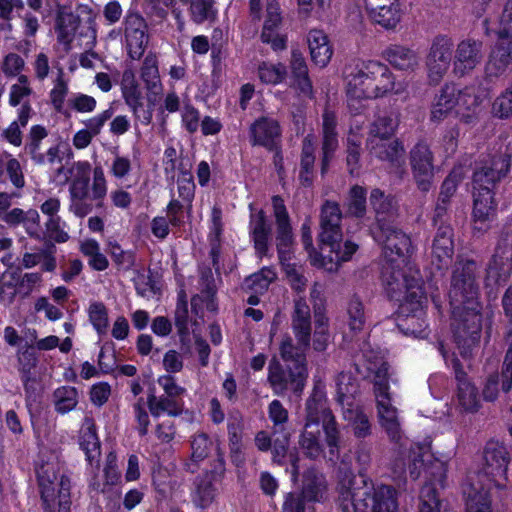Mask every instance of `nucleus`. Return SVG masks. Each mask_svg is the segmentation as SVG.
Instances as JSON below:
<instances>
[{
    "instance_id": "412c9836",
    "label": "nucleus",
    "mask_w": 512,
    "mask_h": 512,
    "mask_svg": "<svg viewBox=\"0 0 512 512\" xmlns=\"http://www.w3.org/2000/svg\"><path fill=\"white\" fill-rule=\"evenodd\" d=\"M367 69H369L368 62H355L346 66L344 73L349 101L371 99L368 91L372 81Z\"/></svg>"
},
{
    "instance_id": "2eb2a0df",
    "label": "nucleus",
    "mask_w": 512,
    "mask_h": 512,
    "mask_svg": "<svg viewBox=\"0 0 512 512\" xmlns=\"http://www.w3.org/2000/svg\"><path fill=\"white\" fill-rule=\"evenodd\" d=\"M273 215L276 223V246L281 264L290 259V248L293 244L292 226L284 200L275 195L272 197Z\"/></svg>"
},
{
    "instance_id": "f704fd0d",
    "label": "nucleus",
    "mask_w": 512,
    "mask_h": 512,
    "mask_svg": "<svg viewBox=\"0 0 512 512\" xmlns=\"http://www.w3.org/2000/svg\"><path fill=\"white\" fill-rule=\"evenodd\" d=\"M291 328L293 335H301L311 338V310L307 301L303 297H297L294 299L293 311L291 313Z\"/></svg>"
},
{
    "instance_id": "473e14b6",
    "label": "nucleus",
    "mask_w": 512,
    "mask_h": 512,
    "mask_svg": "<svg viewBox=\"0 0 512 512\" xmlns=\"http://www.w3.org/2000/svg\"><path fill=\"white\" fill-rule=\"evenodd\" d=\"M305 411V425L307 426H318L320 422L325 420L328 413L333 414L326 406V395L321 384L314 386L311 395L306 401Z\"/></svg>"
},
{
    "instance_id": "680f3d73",
    "label": "nucleus",
    "mask_w": 512,
    "mask_h": 512,
    "mask_svg": "<svg viewBox=\"0 0 512 512\" xmlns=\"http://www.w3.org/2000/svg\"><path fill=\"white\" fill-rule=\"evenodd\" d=\"M347 316L348 326L351 331L356 333L364 328L366 323L364 305L358 297L353 296L350 299L347 307Z\"/></svg>"
},
{
    "instance_id": "79ce46f5",
    "label": "nucleus",
    "mask_w": 512,
    "mask_h": 512,
    "mask_svg": "<svg viewBox=\"0 0 512 512\" xmlns=\"http://www.w3.org/2000/svg\"><path fill=\"white\" fill-rule=\"evenodd\" d=\"M342 417L351 426L356 438H366L371 434L369 418L358 404H349L348 407H344Z\"/></svg>"
},
{
    "instance_id": "0e129e2a",
    "label": "nucleus",
    "mask_w": 512,
    "mask_h": 512,
    "mask_svg": "<svg viewBox=\"0 0 512 512\" xmlns=\"http://www.w3.org/2000/svg\"><path fill=\"white\" fill-rule=\"evenodd\" d=\"M65 222L61 217L48 218L45 222V233L42 240H48L56 243L68 241L69 235L64 230Z\"/></svg>"
},
{
    "instance_id": "72a5a7b5",
    "label": "nucleus",
    "mask_w": 512,
    "mask_h": 512,
    "mask_svg": "<svg viewBox=\"0 0 512 512\" xmlns=\"http://www.w3.org/2000/svg\"><path fill=\"white\" fill-rule=\"evenodd\" d=\"M290 70L294 85L305 96H313L312 82L309 78L308 67L301 51L293 49L291 52Z\"/></svg>"
},
{
    "instance_id": "ddd939ff",
    "label": "nucleus",
    "mask_w": 512,
    "mask_h": 512,
    "mask_svg": "<svg viewBox=\"0 0 512 512\" xmlns=\"http://www.w3.org/2000/svg\"><path fill=\"white\" fill-rule=\"evenodd\" d=\"M433 153L425 142H418L409 153V161L413 178L422 192H428L433 184L434 164Z\"/></svg>"
},
{
    "instance_id": "39448f33",
    "label": "nucleus",
    "mask_w": 512,
    "mask_h": 512,
    "mask_svg": "<svg viewBox=\"0 0 512 512\" xmlns=\"http://www.w3.org/2000/svg\"><path fill=\"white\" fill-rule=\"evenodd\" d=\"M363 357L368 362L364 377L374 375V392L380 424L392 442L404 446L397 409L391 404L388 394V365L378 355L373 356V360L368 358L366 353H363Z\"/></svg>"
},
{
    "instance_id": "13d9d810",
    "label": "nucleus",
    "mask_w": 512,
    "mask_h": 512,
    "mask_svg": "<svg viewBox=\"0 0 512 512\" xmlns=\"http://www.w3.org/2000/svg\"><path fill=\"white\" fill-rule=\"evenodd\" d=\"M268 416L273 423L272 436L280 433H290L286 429V423L289 419L288 410L279 400H273L268 406Z\"/></svg>"
},
{
    "instance_id": "e2e57ef3",
    "label": "nucleus",
    "mask_w": 512,
    "mask_h": 512,
    "mask_svg": "<svg viewBox=\"0 0 512 512\" xmlns=\"http://www.w3.org/2000/svg\"><path fill=\"white\" fill-rule=\"evenodd\" d=\"M88 315L91 324L99 335L107 333L109 326L108 311L102 302H93L88 308Z\"/></svg>"
},
{
    "instance_id": "aec40b11",
    "label": "nucleus",
    "mask_w": 512,
    "mask_h": 512,
    "mask_svg": "<svg viewBox=\"0 0 512 512\" xmlns=\"http://www.w3.org/2000/svg\"><path fill=\"white\" fill-rule=\"evenodd\" d=\"M466 512H491L490 491L480 482L479 473L466 476L462 485Z\"/></svg>"
},
{
    "instance_id": "7ed1b4c3",
    "label": "nucleus",
    "mask_w": 512,
    "mask_h": 512,
    "mask_svg": "<svg viewBox=\"0 0 512 512\" xmlns=\"http://www.w3.org/2000/svg\"><path fill=\"white\" fill-rule=\"evenodd\" d=\"M355 487V476L344 471L336 487L337 503L342 512H397L398 492L390 485Z\"/></svg>"
},
{
    "instance_id": "4be33fe9",
    "label": "nucleus",
    "mask_w": 512,
    "mask_h": 512,
    "mask_svg": "<svg viewBox=\"0 0 512 512\" xmlns=\"http://www.w3.org/2000/svg\"><path fill=\"white\" fill-rule=\"evenodd\" d=\"M250 135L252 145L275 150L281 143L282 130L276 119L262 116L251 124Z\"/></svg>"
},
{
    "instance_id": "bb28decb",
    "label": "nucleus",
    "mask_w": 512,
    "mask_h": 512,
    "mask_svg": "<svg viewBox=\"0 0 512 512\" xmlns=\"http://www.w3.org/2000/svg\"><path fill=\"white\" fill-rule=\"evenodd\" d=\"M218 492L215 472H205L194 479L191 500L195 506L206 509L216 500Z\"/></svg>"
},
{
    "instance_id": "a211bd4d",
    "label": "nucleus",
    "mask_w": 512,
    "mask_h": 512,
    "mask_svg": "<svg viewBox=\"0 0 512 512\" xmlns=\"http://www.w3.org/2000/svg\"><path fill=\"white\" fill-rule=\"evenodd\" d=\"M367 72L370 73L372 85L369 88L370 98L384 96L387 93L401 94L405 85L396 83L389 68L377 61H368Z\"/></svg>"
},
{
    "instance_id": "774afa93",
    "label": "nucleus",
    "mask_w": 512,
    "mask_h": 512,
    "mask_svg": "<svg viewBox=\"0 0 512 512\" xmlns=\"http://www.w3.org/2000/svg\"><path fill=\"white\" fill-rule=\"evenodd\" d=\"M492 113L500 119H508L512 116V84L495 98Z\"/></svg>"
},
{
    "instance_id": "a878e982",
    "label": "nucleus",
    "mask_w": 512,
    "mask_h": 512,
    "mask_svg": "<svg viewBox=\"0 0 512 512\" xmlns=\"http://www.w3.org/2000/svg\"><path fill=\"white\" fill-rule=\"evenodd\" d=\"M473 191V220L477 229H485L491 222L497 210V202L495 200V192L490 190Z\"/></svg>"
},
{
    "instance_id": "f257e3e1",
    "label": "nucleus",
    "mask_w": 512,
    "mask_h": 512,
    "mask_svg": "<svg viewBox=\"0 0 512 512\" xmlns=\"http://www.w3.org/2000/svg\"><path fill=\"white\" fill-rule=\"evenodd\" d=\"M478 265L467 259L460 261L454 270L449 291L452 309V331L455 343L464 359L472 356L481 333V315L477 302L479 286L477 283Z\"/></svg>"
},
{
    "instance_id": "69168bd1",
    "label": "nucleus",
    "mask_w": 512,
    "mask_h": 512,
    "mask_svg": "<svg viewBox=\"0 0 512 512\" xmlns=\"http://www.w3.org/2000/svg\"><path fill=\"white\" fill-rule=\"evenodd\" d=\"M454 253V245L452 238H442L434 240L432 246V255L437 260L439 269L447 266L452 259Z\"/></svg>"
},
{
    "instance_id": "7c9ffc66",
    "label": "nucleus",
    "mask_w": 512,
    "mask_h": 512,
    "mask_svg": "<svg viewBox=\"0 0 512 512\" xmlns=\"http://www.w3.org/2000/svg\"><path fill=\"white\" fill-rule=\"evenodd\" d=\"M501 382L502 391L508 392L512 387V341L509 344L501 375L494 374L489 376L483 388V397L487 401H494L498 396V386Z\"/></svg>"
},
{
    "instance_id": "c9c22d12",
    "label": "nucleus",
    "mask_w": 512,
    "mask_h": 512,
    "mask_svg": "<svg viewBox=\"0 0 512 512\" xmlns=\"http://www.w3.org/2000/svg\"><path fill=\"white\" fill-rule=\"evenodd\" d=\"M457 89L454 85H444L439 94L434 98L431 107L430 118L432 121L439 122L447 117L457 105Z\"/></svg>"
},
{
    "instance_id": "ea45409f",
    "label": "nucleus",
    "mask_w": 512,
    "mask_h": 512,
    "mask_svg": "<svg viewBox=\"0 0 512 512\" xmlns=\"http://www.w3.org/2000/svg\"><path fill=\"white\" fill-rule=\"evenodd\" d=\"M307 41L312 61L316 65L325 67L333 54L326 34L321 30H311L308 34Z\"/></svg>"
},
{
    "instance_id": "6e6552de",
    "label": "nucleus",
    "mask_w": 512,
    "mask_h": 512,
    "mask_svg": "<svg viewBox=\"0 0 512 512\" xmlns=\"http://www.w3.org/2000/svg\"><path fill=\"white\" fill-rule=\"evenodd\" d=\"M510 156L507 154L487 155L475 163L472 175V189L495 192L510 170Z\"/></svg>"
},
{
    "instance_id": "c756f323",
    "label": "nucleus",
    "mask_w": 512,
    "mask_h": 512,
    "mask_svg": "<svg viewBox=\"0 0 512 512\" xmlns=\"http://www.w3.org/2000/svg\"><path fill=\"white\" fill-rule=\"evenodd\" d=\"M311 345V338L294 335H284L281 339L279 351L283 361L293 365H304L307 367L306 352Z\"/></svg>"
},
{
    "instance_id": "603ef678",
    "label": "nucleus",
    "mask_w": 512,
    "mask_h": 512,
    "mask_svg": "<svg viewBox=\"0 0 512 512\" xmlns=\"http://www.w3.org/2000/svg\"><path fill=\"white\" fill-rule=\"evenodd\" d=\"M366 189L359 185L351 187L345 202L346 213L349 216L363 218L366 214Z\"/></svg>"
},
{
    "instance_id": "5701e85b",
    "label": "nucleus",
    "mask_w": 512,
    "mask_h": 512,
    "mask_svg": "<svg viewBox=\"0 0 512 512\" xmlns=\"http://www.w3.org/2000/svg\"><path fill=\"white\" fill-rule=\"evenodd\" d=\"M308 504L325 503L329 500V485L326 476L316 468L304 471L299 491Z\"/></svg>"
},
{
    "instance_id": "a19ab883",
    "label": "nucleus",
    "mask_w": 512,
    "mask_h": 512,
    "mask_svg": "<svg viewBox=\"0 0 512 512\" xmlns=\"http://www.w3.org/2000/svg\"><path fill=\"white\" fill-rule=\"evenodd\" d=\"M79 444L86 455L89 465L99 468L101 456L100 441L98 439L94 424L87 423L80 432Z\"/></svg>"
},
{
    "instance_id": "052dcab7",
    "label": "nucleus",
    "mask_w": 512,
    "mask_h": 512,
    "mask_svg": "<svg viewBox=\"0 0 512 512\" xmlns=\"http://www.w3.org/2000/svg\"><path fill=\"white\" fill-rule=\"evenodd\" d=\"M419 512H442V501L431 483L424 484L420 490Z\"/></svg>"
},
{
    "instance_id": "4468645a",
    "label": "nucleus",
    "mask_w": 512,
    "mask_h": 512,
    "mask_svg": "<svg viewBox=\"0 0 512 512\" xmlns=\"http://www.w3.org/2000/svg\"><path fill=\"white\" fill-rule=\"evenodd\" d=\"M342 211L337 202L326 200L320 212V232L318 235L322 245L335 249L343 237Z\"/></svg>"
},
{
    "instance_id": "bf43d9fd",
    "label": "nucleus",
    "mask_w": 512,
    "mask_h": 512,
    "mask_svg": "<svg viewBox=\"0 0 512 512\" xmlns=\"http://www.w3.org/2000/svg\"><path fill=\"white\" fill-rule=\"evenodd\" d=\"M320 423L322 424L325 442L329 448L330 454L337 453L341 444V432L334 414L328 413L325 420Z\"/></svg>"
},
{
    "instance_id": "de8ad7c7",
    "label": "nucleus",
    "mask_w": 512,
    "mask_h": 512,
    "mask_svg": "<svg viewBox=\"0 0 512 512\" xmlns=\"http://www.w3.org/2000/svg\"><path fill=\"white\" fill-rule=\"evenodd\" d=\"M48 136L47 129L42 125H34L30 128L24 150L30 155L32 161L37 165L46 163L45 154L42 150V141Z\"/></svg>"
},
{
    "instance_id": "a18cd8bd",
    "label": "nucleus",
    "mask_w": 512,
    "mask_h": 512,
    "mask_svg": "<svg viewBox=\"0 0 512 512\" xmlns=\"http://www.w3.org/2000/svg\"><path fill=\"white\" fill-rule=\"evenodd\" d=\"M298 444L303 454L312 460L318 459L324 453L318 426H307L304 424Z\"/></svg>"
},
{
    "instance_id": "8fccbe9b",
    "label": "nucleus",
    "mask_w": 512,
    "mask_h": 512,
    "mask_svg": "<svg viewBox=\"0 0 512 512\" xmlns=\"http://www.w3.org/2000/svg\"><path fill=\"white\" fill-rule=\"evenodd\" d=\"M398 126V116L395 112H385L372 123L369 138H390Z\"/></svg>"
},
{
    "instance_id": "c03bdc74",
    "label": "nucleus",
    "mask_w": 512,
    "mask_h": 512,
    "mask_svg": "<svg viewBox=\"0 0 512 512\" xmlns=\"http://www.w3.org/2000/svg\"><path fill=\"white\" fill-rule=\"evenodd\" d=\"M79 16L69 11L65 6L57 5L56 29L58 40L70 44L79 26Z\"/></svg>"
},
{
    "instance_id": "4c0bfd02",
    "label": "nucleus",
    "mask_w": 512,
    "mask_h": 512,
    "mask_svg": "<svg viewBox=\"0 0 512 512\" xmlns=\"http://www.w3.org/2000/svg\"><path fill=\"white\" fill-rule=\"evenodd\" d=\"M371 20L385 29H394L401 19L398 0L378 4L377 7L367 9Z\"/></svg>"
},
{
    "instance_id": "49530a36",
    "label": "nucleus",
    "mask_w": 512,
    "mask_h": 512,
    "mask_svg": "<svg viewBox=\"0 0 512 512\" xmlns=\"http://www.w3.org/2000/svg\"><path fill=\"white\" fill-rule=\"evenodd\" d=\"M147 405L153 417H159L162 413L169 416H178L183 411L182 401L166 395L157 397L155 394H149Z\"/></svg>"
},
{
    "instance_id": "cd10ccee",
    "label": "nucleus",
    "mask_w": 512,
    "mask_h": 512,
    "mask_svg": "<svg viewBox=\"0 0 512 512\" xmlns=\"http://www.w3.org/2000/svg\"><path fill=\"white\" fill-rule=\"evenodd\" d=\"M249 233L257 256H266L269 250L272 228L263 210L251 213Z\"/></svg>"
},
{
    "instance_id": "f8f14e48",
    "label": "nucleus",
    "mask_w": 512,
    "mask_h": 512,
    "mask_svg": "<svg viewBox=\"0 0 512 512\" xmlns=\"http://www.w3.org/2000/svg\"><path fill=\"white\" fill-rule=\"evenodd\" d=\"M439 351L448 366H451L456 381V399L458 406L465 412H476L480 407V397L477 388L468 379L466 372L458 358L454 355L448 359L442 343L439 344Z\"/></svg>"
},
{
    "instance_id": "20e7f679",
    "label": "nucleus",
    "mask_w": 512,
    "mask_h": 512,
    "mask_svg": "<svg viewBox=\"0 0 512 512\" xmlns=\"http://www.w3.org/2000/svg\"><path fill=\"white\" fill-rule=\"evenodd\" d=\"M91 165L87 161L74 162L67 168L63 183L71 179L69 187V210L77 217L83 218L93 210V201L96 207L103 206V199L107 194V184L103 169L100 166L94 168L92 192L90 193Z\"/></svg>"
},
{
    "instance_id": "5fc2aeb1",
    "label": "nucleus",
    "mask_w": 512,
    "mask_h": 512,
    "mask_svg": "<svg viewBox=\"0 0 512 512\" xmlns=\"http://www.w3.org/2000/svg\"><path fill=\"white\" fill-rule=\"evenodd\" d=\"M200 297L203 301H206V308L209 311L216 310V304L214 302V296L216 294L215 280L211 268H203L200 270Z\"/></svg>"
},
{
    "instance_id": "37998d69",
    "label": "nucleus",
    "mask_w": 512,
    "mask_h": 512,
    "mask_svg": "<svg viewBox=\"0 0 512 512\" xmlns=\"http://www.w3.org/2000/svg\"><path fill=\"white\" fill-rule=\"evenodd\" d=\"M424 462V455L419 448L417 451L410 452L407 459L403 456L395 458L391 464V469L397 478H401L408 469L410 477L416 480L424 468Z\"/></svg>"
},
{
    "instance_id": "dca6fc26",
    "label": "nucleus",
    "mask_w": 512,
    "mask_h": 512,
    "mask_svg": "<svg viewBox=\"0 0 512 512\" xmlns=\"http://www.w3.org/2000/svg\"><path fill=\"white\" fill-rule=\"evenodd\" d=\"M124 26L128 55L131 59L138 60L143 56L148 42L146 21L138 13H129L125 17Z\"/></svg>"
},
{
    "instance_id": "f03ea898",
    "label": "nucleus",
    "mask_w": 512,
    "mask_h": 512,
    "mask_svg": "<svg viewBox=\"0 0 512 512\" xmlns=\"http://www.w3.org/2000/svg\"><path fill=\"white\" fill-rule=\"evenodd\" d=\"M383 285L389 298L401 303L398 328L405 335L426 337L427 324L419 271L410 269L407 272L388 266L383 271Z\"/></svg>"
},
{
    "instance_id": "864d4df0",
    "label": "nucleus",
    "mask_w": 512,
    "mask_h": 512,
    "mask_svg": "<svg viewBox=\"0 0 512 512\" xmlns=\"http://www.w3.org/2000/svg\"><path fill=\"white\" fill-rule=\"evenodd\" d=\"M189 11L191 20L196 24L213 22L217 17L213 0H191Z\"/></svg>"
},
{
    "instance_id": "9d476101",
    "label": "nucleus",
    "mask_w": 512,
    "mask_h": 512,
    "mask_svg": "<svg viewBox=\"0 0 512 512\" xmlns=\"http://www.w3.org/2000/svg\"><path fill=\"white\" fill-rule=\"evenodd\" d=\"M374 238L379 242L384 249L385 257L389 263L383 266L382 272L388 266H393L395 269L402 271H416L410 266H401L400 263L394 264L396 258H403L408 255L412 250V243L410 237L402 231L395 223L384 228L376 230ZM401 263H404V259H401Z\"/></svg>"
},
{
    "instance_id": "1a4fd4ad",
    "label": "nucleus",
    "mask_w": 512,
    "mask_h": 512,
    "mask_svg": "<svg viewBox=\"0 0 512 512\" xmlns=\"http://www.w3.org/2000/svg\"><path fill=\"white\" fill-rule=\"evenodd\" d=\"M308 369L304 365L287 366L276 359L268 365L267 381L275 395L284 396L288 391L300 395L306 385Z\"/></svg>"
},
{
    "instance_id": "2f4dec72",
    "label": "nucleus",
    "mask_w": 512,
    "mask_h": 512,
    "mask_svg": "<svg viewBox=\"0 0 512 512\" xmlns=\"http://www.w3.org/2000/svg\"><path fill=\"white\" fill-rule=\"evenodd\" d=\"M367 148L369 153L381 161H387L393 166L400 163L404 154V147L398 140L368 138Z\"/></svg>"
},
{
    "instance_id": "3c124183",
    "label": "nucleus",
    "mask_w": 512,
    "mask_h": 512,
    "mask_svg": "<svg viewBox=\"0 0 512 512\" xmlns=\"http://www.w3.org/2000/svg\"><path fill=\"white\" fill-rule=\"evenodd\" d=\"M141 79L145 83L146 89L151 93L157 95L162 91V85L155 56L147 55L144 59L141 68Z\"/></svg>"
},
{
    "instance_id": "58836bf2",
    "label": "nucleus",
    "mask_w": 512,
    "mask_h": 512,
    "mask_svg": "<svg viewBox=\"0 0 512 512\" xmlns=\"http://www.w3.org/2000/svg\"><path fill=\"white\" fill-rule=\"evenodd\" d=\"M386 60L396 69L414 71L419 65L417 53L401 45H391L384 52Z\"/></svg>"
},
{
    "instance_id": "393cba45",
    "label": "nucleus",
    "mask_w": 512,
    "mask_h": 512,
    "mask_svg": "<svg viewBox=\"0 0 512 512\" xmlns=\"http://www.w3.org/2000/svg\"><path fill=\"white\" fill-rule=\"evenodd\" d=\"M370 204L375 212L377 229L395 223L398 217V203L393 196L386 195L379 188H374L370 193Z\"/></svg>"
},
{
    "instance_id": "b1692460",
    "label": "nucleus",
    "mask_w": 512,
    "mask_h": 512,
    "mask_svg": "<svg viewBox=\"0 0 512 512\" xmlns=\"http://www.w3.org/2000/svg\"><path fill=\"white\" fill-rule=\"evenodd\" d=\"M322 141H321V171L325 173L330 161L339 147L337 117L333 111L325 109L322 115Z\"/></svg>"
},
{
    "instance_id": "6e6d98bb",
    "label": "nucleus",
    "mask_w": 512,
    "mask_h": 512,
    "mask_svg": "<svg viewBox=\"0 0 512 512\" xmlns=\"http://www.w3.org/2000/svg\"><path fill=\"white\" fill-rule=\"evenodd\" d=\"M55 409L59 413H67L74 409L78 403V392L71 386H63L54 391Z\"/></svg>"
},
{
    "instance_id": "338daca9",
    "label": "nucleus",
    "mask_w": 512,
    "mask_h": 512,
    "mask_svg": "<svg viewBox=\"0 0 512 512\" xmlns=\"http://www.w3.org/2000/svg\"><path fill=\"white\" fill-rule=\"evenodd\" d=\"M346 153V164L348 172L351 175H354L359 171L361 167V140L359 137H357L356 135H349L347 137Z\"/></svg>"
},
{
    "instance_id": "4d7b16f0",
    "label": "nucleus",
    "mask_w": 512,
    "mask_h": 512,
    "mask_svg": "<svg viewBox=\"0 0 512 512\" xmlns=\"http://www.w3.org/2000/svg\"><path fill=\"white\" fill-rule=\"evenodd\" d=\"M287 76L286 66L282 63L262 62L258 66V77L261 82L270 85L281 83Z\"/></svg>"
},
{
    "instance_id": "9b49d317",
    "label": "nucleus",
    "mask_w": 512,
    "mask_h": 512,
    "mask_svg": "<svg viewBox=\"0 0 512 512\" xmlns=\"http://www.w3.org/2000/svg\"><path fill=\"white\" fill-rule=\"evenodd\" d=\"M453 51L454 43L450 37L438 35L432 40L426 58L428 79L431 84L437 85L441 82L453 64Z\"/></svg>"
},
{
    "instance_id": "c85d7f7f",
    "label": "nucleus",
    "mask_w": 512,
    "mask_h": 512,
    "mask_svg": "<svg viewBox=\"0 0 512 512\" xmlns=\"http://www.w3.org/2000/svg\"><path fill=\"white\" fill-rule=\"evenodd\" d=\"M512 273V256L502 255L494 250L485 268L487 287H499L507 283Z\"/></svg>"
},
{
    "instance_id": "6ab92c4d",
    "label": "nucleus",
    "mask_w": 512,
    "mask_h": 512,
    "mask_svg": "<svg viewBox=\"0 0 512 512\" xmlns=\"http://www.w3.org/2000/svg\"><path fill=\"white\" fill-rule=\"evenodd\" d=\"M512 64V39L499 37V42L491 50L485 64V80L495 82L503 76Z\"/></svg>"
},
{
    "instance_id": "09e8293b",
    "label": "nucleus",
    "mask_w": 512,
    "mask_h": 512,
    "mask_svg": "<svg viewBox=\"0 0 512 512\" xmlns=\"http://www.w3.org/2000/svg\"><path fill=\"white\" fill-rule=\"evenodd\" d=\"M337 402L344 407L349 404H356L354 396L357 393L358 385L350 373L341 372L336 377Z\"/></svg>"
},
{
    "instance_id": "423d86ee",
    "label": "nucleus",
    "mask_w": 512,
    "mask_h": 512,
    "mask_svg": "<svg viewBox=\"0 0 512 512\" xmlns=\"http://www.w3.org/2000/svg\"><path fill=\"white\" fill-rule=\"evenodd\" d=\"M41 499L46 512H70V479L59 475L52 465L38 471Z\"/></svg>"
},
{
    "instance_id": "f3484780",
    "label": "nucleus",
    "mask_w": 512,
    "mask_h": 512,
    "mask_svg": "<svg viewBox=\"0 0 512 512\" xmlns=\"http://www.w3.org/2000/svg\"><path fill=\"white\" fill-rule=\"evenodd\" d=\"M483 43L479 40L465 39L458 43L453 58V73L463 77L473 71L482 61Z\"/></svg>"
},
{
    "instance_id": "e433bc0d",
    "label": "nucleus",
    "mask_w": 512,
    "mask_h": 512,
    "mask_svg": "<svg viewBox=\"0 0 512 512\" xmlns=\"http://www.w3.org/2000/svg\"><path fill=\"white\" fill-rule=\"evenodd\" d=\"M315 164V141L314 136L308 134L302 141V150L300 155L299 181L301 185L309 187L314 180Z\"/></svg>"
},
{
    "instance_id": "0eeeda50",
    "label": "nucleus",
    "mask_w": 512,
    "mask_h": 512,
    "mask_svg": "<svg viewBox=\"0 0 512 512\" xmlns=\"http://www.w3.org/2000/svg\"><path fill=\"white\" fill-rule=\"evenodd\" d=\"M510 453L507 447L499 441H488L483 451V464L480 470L469 471L479 473V480L488 491L492 485L502 490L506 488V473L510 463Z\"/></svg>"
}]
</instances>
